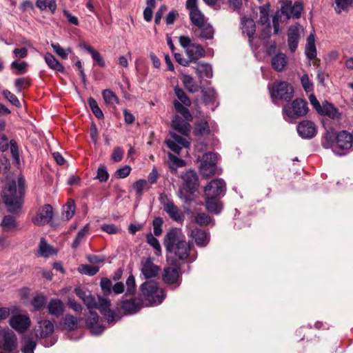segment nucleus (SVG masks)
I'll list each match as a JSON object with an SVG mask.
<instances>
[{"mask_svg":"<svg viewBox=\"0 0 353 353\" xmlns=\"http://www.w3.org/2000/svg\"><path fill=\"white\" fill-rule=\"evenodd\" d=\"M182 179L183 189L179 192V196L187 203H190L193 199L190 196L184 194L183 190L186 192L193 194L199 187V179L196 173L192 170H190L181 176Z\"/></svg>","mask_w":353,"mask_h":353,"instance_id":"5","label":"nucleus"},{"mask_svg":"<svg viewBox=\"0 0 353 353\" xmlns=\"http://www.w3.org/2000/svg\"><path fill=\"white\" fill-rule=\"evenodd\" d=\"M110 301L108 299H104L102 297H98V301H97L96 303V309H98L100 312L104 313L106 310L110 309Z\"/></svg>","mask_w":353,"mask_h":353,"instance_id":"55","label":"nucleus"},{"mask_svg":"<svg viewBox=\"0 0 353 353\" xmlns=\"http://www.w3.org/2000/svg\"><path fill=\"white\" fill-rule=\"evenodd\" d=\"M185 8L189 11L190 20L193 26L196 27L208 21V19L199 8L198 0H187Z\"/></svg>","mask_w":353,"mask_h":353,"instance_id":"12","label":"nucleus"},{"mask_svg":"<svg viewBox=\"0 0 353 353\" xmlns=\"http://www.w3.org/2000/svg\"><path fill=\"white\" fill-rule=\"evenodd\" d=\"M37 343L30 336H26L23 339V345L21 349L23 353H34Z\"/></svg>","mask_w":353,"mask_h":353,"instance_id":"52","label":"nucleus"},{"mask_svg":"<svg viewBox=\"0 0 353 353\" xmlns=\"http://www.w3.org/2000/svg\"><path fill=\"white\" fill-rule=\"evenodd\" d=\"M3 96L10 101V103L16 107H20L21 103L17 97L8 90H5L2 92Z\"/></svg>","mask_w":353,"mask_h":353,"instance_id":"62","label":"nucleus"},{"mask_svg":"<svg viewBox=\"0 0 353 353\" xmlns=\"http://www.w3.org/2000/svg\"><path fill=\"white\" fill-rule=\"evenodd\" d=\"M39 251L41 255L44 257H48L51 254H52V248L46 243L43 238L40 241Z\"/></svg>","mask_w":353,"mask_h":353,"instance_id":"56","label":"nucleus"},{"mask_svg":"<svg viewBox=\"0 0 353 353\" xmlns=\"http://www.w3.org/2000/svg\"><path fill=\"white\" fill-rule=\"evenodd\" d=\"M214 27L208 21L196 26V28L194 30V34L201 40H212L214 38Z\"/></svg>","mask_w":353,"mask_h":353,"instance_id":"22","label":"nucleus"},{"mask_svg":"<svg viewBox=\"0 0 353 353\" xmlns=\"http://www.w3.org/2000/svg\"><path fill=\"white\" fill-rule=\"evenodd\" d=\"M174 105L176 111L181 114L182 118L189 121H192L193 117L190 110L186 108L187 106L181 104L179 101H174Z\"/></svg>","mask_w":353,"mask_h":353,"instance_id":"43","label":"nucleus"},{"mask_svg":"<svg viewBox=\"0 0 353 353\" xmlns=\"http://www.w3.org/2000/svg\"><path fill=\"white\" fill-rule=\"evenodd\" d=\"M81 47L85 50H87L92 56V58L95 61L97 64L101 67L103 68L105 65V61L101 57V55L99 54V52L95 50L92 47H91L90 45L83 43L81 45Z\"/></svg>","mask_w":353,"mask_h":353,"instance_id":"40","label":"nucleus"},{"mask_svg":"<svg viewBox=\"0 0 353 353\" xmlns=\"http://www.w3.org/2000/svg\"><path fill=\"white\" fill-rule=\"evenodd\" d=\"M210 132V125L205 119H201V121L195 123V128L194 129V134L196 136L203 137L208 134Z\"/></svg>","mask_w":353,"mask_h":353,"instance_id":"36","label":"nucleus"},{"mask_svg":"<svg viewBox=\"0 0 353 353\" xmlns=\"http://www.w3.org/2000/svg\"><path fill=\"white\" fill-rule=\"evenodd\" d=\"M166 144L171 150L179 154L182 148L188 147L189 143L185 139L176 134L172 133L170 139L166 141Z\"/></svg>","mask_w":353,"mask_h":353,"instance_id":"23","label":"nucleus"},{"mask_svg":"<svg viewBox=\"0 0 353 353\" xmlns=\"http://www.w3.org/2000/svg\"><path fill=\"white\" fill-rule=\"evenodd\" d=\"M300 39L299 28L297 26H291L288 32V44L292 52L297 48Z\"/></svg>","mask_w":353,"mask_h":353,"instance_id":"27","label":"nucleus"},{"mask_svg":"<svg viewBox=\"0 0 353 353\" xmlns=\"http://www.w3.org/2000/svg\"><path fill=\"white\" fill-rule=\"evenodd\" d=\"M9 323L13 329L20 333H23L30 325V319L26 315H14L10 319Z\"/></svg>","mask_w":353,"mask_h":353,"instance_id":"19","label":"nucleus"},{"mask_svg":"<svg viewBox=\"0 0 353 353\" xmlns=\"http://www.w3.org/2000/svg\"><path fill=\"white\" fill-rule=\"evenodd\" d=\"M86 325L92 334H101L103 330V326L99 323V316L97 312L90 310L89 316L85 320Z\"/></svg>","mask_w":353,"mask_h":353,"instance_id":"21","label":"nucleus"},{"mask_svg":"<svg viewBox=\"0 0 353 353\" xmlns=\"http://www.w3.org/2000/svg\"><path fill=\"white\" fill-rule=\"evenodd\" d=\"M185 88L191 93H195L199 90V85L194 79L189 74H184L182 79Z\"/></svg>","mask_w":353,"mask_h":353,"instance_id":"41","label":"nucleus"},{"mask_svg":"<svg viewBox=\"0 0 353 353\" xmlns=\"http://www.w3.org/2000/svg\"><path fill=\"white\" fill-rule=\"evenodd\" d=\"M203 99L205 103L212 101L215 99L216 93L212 89H207L202 90Z\"/></svg>","mask_w":353,"mask_h":353,"instance_id":"64","label":"nucleus"},{"mask_svg":"<svg viewBox=\"0 0 353 353\" xmlns=\"http://www.w3.org/2000/svg\"><path fill=\"white\" fill-rule=\"evenodd\" d=\"M216 155L213 152L205 153L201 159L200 172L203 176L210 177L216 170Z\"/></svg>","mask_w":353,"mask_h":353,"instance_id":"11","label":"nucleus"},{"mask_svg":"<svg viewBox=\"0 0 353 353\" xmlns=\"http://www.w3.org/2000/svg\"><path fill=\"white\" fill-rule=\"evenodd\" d=\"M163 245L168 254L169 264H184L193 261L196 257L190 258L192 244L187 242L181 230L172 228L165 234Z\"/></svg>","mask_w":353,"mask_h":353,"instance_id":"1","label":"nucleus"},{"mask_svg":"<svg viewBox=\"0 0 353 353\" xmlns=\"http://www.w3.org/2000/svg\"><path fill=\"white\" fill-rule=\"evenodd\" d=\"M189 121L185 120L179 115H175L172 121V128L179 133L188 136L191 132V125Z\"/></svg>","mask_w":353,"mask_h":353,"instance_id":"24","label":"nucleus"},{"mask_svg":"<svg viewBox=\"0 0 353 353\" xmlns=\"http://www.w3.org/2000/svg\"><path fill=\"white\" fill-rule=\"evenodd\" d=\"M205 207L208 212L218 215L223 208V203L219 200L220 197L205 195Z\"/></svg>","mask_w":353,"mask_h":353,"instance_id":"25","label":"nucleus"},{"mask_svg":"<svg viewBox=\"0 0 353 353\" xmlns=\"http://www.w3.org/2000/svg\"><path fill=\"white\" fill-rule=\"evenodd\" d=\"M99 270V267H92L89 265H81L79 268V271L81 274H84L89 276L95 275Z\"/></svg>","mask_w":353,"mask_h":353,"instance_id":"57","label":"nucleus"},{"mask_svg":"<svg viewBox=\"0 0 353 353\" xmlns=\"http://www.w3.org/2000/svg\"><path fill=\"white\" fill-rule=\"evenodd\" d=\"M96 178L100 182H105L109 178V174L104 165H101L97 169V174Z\"/></svg>","mask_w":353,"mask_h":353,"instance_id":"61","label":"nucleus"},{"mask_svg":"<svg viewBox=\"0 0 353 353\" xmlns=\"http://www.w3.org/2000/svg\"><path fill=\"white\" fill-rule=\"evenodd\" d=\"M48 310L51 315L59 317L64 312L63 303L59 299H52L48 304Z\"/></svg>","mask_w":353,"mask_h":353,"instance_id":"30","label":"nucleus"},{"mask_svg":"<svg viewBox=\"0 0 353 353\" xmlns=\"http://www.w3.org/2000/svg\"><path fill=\"white\" fill-rule=\"evenodd\" d=\"M309 111L307 103L302 99H295L291 103L285 104L282 110L284 119L288 121L292 119L305 117Z\"/></svg>","mask_w":353,"mask_h":353,"instance_id":"6","label":"nucleus"},{"mask_svg":"<svg viewBox=\"0 0 353 353\" xmlns=\"http://www.w3.org/2000/svg\"><path fill=\"white\" fill-rule=\"evenodd\" d=\"M309 101L316 111L321 116V123L325 130L323 136L322 145L326 149L331 148V104L327 101L323 103L321 106L314 94L309 95Z\"/></svg>","mask_w":353,"mask_h":353,"instance_id":"3","label":"nucleus"},{"mask_svg":"<svg viewBox=\"0 0 353 353\" xmlns=\"http://www.w3.org/2000/svg\"><path fill=\"white\" fill-rule=\"evenodd\" d=\"M259 19L258 20V23L264 26L268 23H270V4L267 3L263 6H261L259 8Z\"/></svg>","mask_w":353,"mask_h":353,"instance_id":"37","label":"nucleus"},{"mask_svg":"<svg viewBox=\"0 0 353 353\" xmlns=\"http://www.w3.org/2000/svg\"><path fill=\"white\" fill-rule=\"evenodd\" d=\"M127 290L125 295H132L135 292L136 283L135 279L132 274H130L126 280Z\"/></svg>","mask_w":353,"mask_h":353,"instance_id":"59","label":"nucleus"},{"mask_svg":"<svg viewBox=\"0 0 353 353\" xmlns=\"http://www.w3.org/2000/svg\"><path fill=\"white\" fill-rule=\"evenodd\" d=\"M303 10V6L301 1H295L293 5L290 0H283L281 1V13H283L288 19L290 18H300Z\"/></svg>","mask_w":353,"mask_h":353,"instance_id":"13","label":"nucleus"},{"mask_svg":"<svg viewBox=\"0 0 353 353\" xmlns=\"http://www.w3.org/2000/svg\"><path fill=\"white\" fill-rule=\"evenodd\" d=\"M165 267L162 272V281L168 285H175V288L179 287L181 283V265L177 264H169Z\"/></svg>","mask_w":353,"mask_h":353,"instance_id":"8","label":"nucleus"},{"mask_svg":"<svg viewBox=\"0 0 353 353\" xmlns=\"http://www.w3.org/2000/svg\"><path fill=\"white\" fill-rule=\"evenodd\" d=\"M168 163L170 168L174 172L178 168L184 167L186 163L184 160L179 159L171 153H168Z\"/></svg>","mask_w":353,"mask_h":353,"instance_id":"46","label":"nucleus"},{"mask_svg":"<svg viewBox=\"0 0 353 353\" xmlns=\"http://www.w3.org/2000/svg\"><path fill=\"white\" fill-rule=\"evenodd\" d=\"M36 6L41 10H45L48 8L54 14L57 9L55 0H37Z\"/></svg>","mask_w":353,"mask_h":353,"instance_id":"44","label":"nucleus"},{"mask_svg":"<svg viewBox=\"0 0 353 353\" xmlns=\"http://www.w3.org/2000/svg\"><path fill=\"white\" fill-rule=\"evenodd\" d=\"M40 324V333L41 338H45L51 335L54 332V324L49 320H43L39 322Z\"/></svg>","mask_w":353,"mask_h":353,"instance_id":"39","label":"nucleus"},{"mask_svg":"<svg viewBox=\"0 0 353 353\" xmlns=\"http://www.w3.org/2000/svg\"><path fill=\"white\" fill-rule=\"evenodd\" d=\"M352 137L351 134L346 131L340 132L336 137L334 144H332V151L336 155H343L345 151L351 148L352 145Z\"/></svg>","mask_w":353,"mask_h":353,"instance_id":"10","label":"nucleus"},{"mask_svg":"<svg viewBox=\"0 0 353 353\" xmlns=\"http://www.w3.org/2000/svg\"><path fill=\"white\" fill-rule=\"evenodd\" d=\"M174 93L181 104L185 106L191 105L192 102L190 99L188 97V95L185 94V92L182 88L177 86L175 87Z\"/></svg>","mask_w":353,"mask_h":353,"instance_id":"50","label":"nucleus"},{"mask_svg":"<svg viewBox=\"0 0 353 353\" xmlns=\"http://www.w3.org/2000/svg\"><path fill=\"white\" fill-rule=\"evenodd\" d=\"M225 183L223 179H214L205 187V195L221 197L225 194Z\"/></svg>","mask_w":353,"mask_h":353,"instance_id":"17","label":"nucleus"},{"mask_svg":"<svg viewBox=\"0 0 353 353\" xmlns=\"http://www.w3.org/2000/svg\"><path fill=\"white\" fill-rule=\"evenodd\" d=\"M336 6L334 10L336 13L340 14L342 12H347L353 4V0H334Z\"/></svg>","mask_w":353,"mask_h":353,"instance_id":"47","label":"nucleus"},{"mask_svg":"<svg viewBox=\"0 0 353 353\" xmlns=\"http://www.w3.org/2000/svg\"><path fill=\"white\" fill-rule=\"evenodd\" d=\"M186 53L190 62H196L205 56L204 48L200 44L192 43L187 50Z\"/></svg>","mask_w":353,"mask_h":353,"instance_id":"29","label":"nucleus"},{"mask_svg":"<svg viewBox=\"0 0 353 353\" xmlns=\"http://www.w3.org/2000/svg\"><path fill=\"white\" fill-rule=\"evenodd\" d=\"M26 190V181L23 176H20L17 181H9L3 190V200L7 210L13 214L21 211Z\"/></svg>","mask_w":353,"mask_h":353,"instance_id":"2","label":"nucleus"},{"mask_svg":"<svg viewBox=\"0 0 353 353\" xmlns=\"http://www.w3.org/2000/svg\"><path fill=\"white\" fill-rule=\"evenodd\" d=\"M52 48H53V50L54 52L59 56L61 58L63 59H66L68 58V52H70V49L65 50H64L59 43H52L51 44Z\"/></svg>","mask_w":353,"mask_h":353,"instance_id":"60","label":"nucleus"},{"mask_svg":"<svg viewBox=\"0 0 353 353\" xmlns=\"http://www.w3.org/2000/svg\"><path fill=\"white\" fill-rule=\"evenodd\" d=\"M287 64V57L285 54L279 52L272 59V68L276 71L284 70Z\"/></svg>","mask_w":353,"mask_h":353,"instance_id":"34","label":"nucleus"},{"mask_svg":"<svg viewBox=\"0 0 353 353\" xmlns=\"http://www.w3.org/2000/svg\"><path fill=\"white\" fill-rule=\"evenodd\" d=\"M241 29L243 34L248 37L250 43L254 39L256 32V24L252 19L243 17L241 20Z\"/></svg>","mask_w":353,"mask_h":353,"instance_id":"26","label":"nucleus"},{"mask_svg":"<svg viewBox=\"0 0 353 353\" xmlns=\"http://www.w3.org/2000/svg\"><path fill=\"white\" fill-rule=\"evenodd\" d=\"M161 203L163 206V210L167 212L169 216L174 221L181 223L185 219L183 212L166 196H161Z\"/></svg>","mask_w":353,"mask_h":353,"instance_id":"15","label":"nucleus"},{"mask_svg":"<svg viewBox=\"0 0 353 353\" xmlns=\"http://www.w3.org/2000/svg\"><path fill=\"white\" fill-rule=\"evenodd\" d=\"M14 85L18 92H21L23 89H26L30 85L29 78H19L14 81Z\"/></svg>","mask_w":353,"mask_h":353,"instance_id":"58","label":"nucleus"},{"mask_svg":"<svg viewBox=\"0 0 353 353\" xmlns=\"http://www.w3.org/2000/svg\"><path fill=\"white\" fill-rule=\"evenodd\" d=\"M143 302L139 299L125 300L121 303V308L128 314H134L142 307Z\"/></svg>","mask_w":353,"mask_h":353,"instance_id":"28","label":"nucleus"},{"mask_svg":"<svg viewBox=\"0 0 353 353\" xmlns=\"http://www.w3.org/2000/svg\"><path fill=\"white\" fill-rule=\"evenodd\" d=\"M268 90L271 98L285 101H290L294 97L292 86L286 81H275L268 85Z\"/></svg>","mask_w":353,"mask_h":353,"instance_id":"7","label":"nucleus"},{"mask_svg":"<svg viewBox=\"0 0 353 353\" xmlns=\"http://www.w3.org/2000/svg\"><path fill=\"white\" fill-rule=\"evenodd\" d=\"M146 242L152 246L155 250V254L160 256L161 254V247L159 240L150 232L146 234Z\"/></svg>","mask_w":353,"mask_h":353,"instance_id":"48","label":"nucleus"},{"mask_svg":"<svg viewBox=\"0 0 353 353\" xmlns=\"http://www.w3.org/2000/svg\"><path fill=\"white\" fill-rule=\"evenodd\" d=\"M102 96L107 104L114 105L119 103V101L114 92L111 90L105 89L102 92Z\"/></svg>","mask_w":353,"mask_h":353,"instance_id":"51","label":"nucleus"},{"mask_svg":"<svg viewBox=\"0 0 353 353\" xmlns=\"http://www.w3.org/2000/svg\"><path fill=\"white\" fill-rule=\"evenodd\" d=\"M301 83L306 92H310L313 90V84L310 81L307 74H303L301 78Z\"/></svg>","mask_w":353,"mask_h":353,"instance_id":"63","label":"nucleus"},{"mask_svg":"<svg viewBox=\"0 0 353 353\" xmlns=\"http://www.w3.org/2000/svg\"><path fill=\"white\" fill-rule=\"evenodd\" d=\"M0 227L3 232H12L18 227L16 219L11 215H6L3 216Z\"/></svg>","mask_w":353,"mask_h":353,"instance_id":"32","label":"nucleus"},{"mask_svg":"<svg viewBox=\"0 0 353 353\" xmlns=\"http://www.w3.org/2000/svg\"><path fill=\"white\" fill-rule=\"evenodd\" d=\"M79 321L77 317L72 314H66L63 319V325L68 331H74L77 329Z\"/></svg>","mask_w":353,"mask_h":353,"instance_id":"42","label":"nucleus"},{"mask_svg":"<svg viewBox=\"0 0 353 353\" xmlns=\"http://www.w3.org/2000/svg\"><path fill=\"white\" fill-rule=\"evenodd\" d=\"M88 102L89 106H90V109L92 110V112L94 114V116L99 119H103L104 117L103 113L101 111V108L99 107L96 100L94 99H93L92 97H90L88 99Z\"/></svg>","mask_w":353,"mask_h":353,"instance_id":"54","label":"nucleus"},{"mask_svg":"<svg viewBox=\"0 0 353 353\" xmlns=\"http://www.w3.org/2000/svg\"><path fill=\"white\" fill-rule=\"evenodd\" d=\"M299 135L303 139H310L315 137L317 130L315 124L310 120H303L296 127Z\"/></svg>","mask_w":353,"mask_h":353,"instance_id":"18","label":"nucleus"},{"mask_svg":"<svg viewBox=\"0 0 353 353\" xmlns=\"http://www.w3.org/2000/svg\"><path fill=\"white\" fill-rule=\"evenodd\" d=\"M196 71L201 79L211 78L212 77V66L208 63H199L196 67Z\"/></svg>","mask_w":353,"mask_h":353,"instance_id":"38","label":"nucleus"},{"mask_svg":"<svg viewBox=\"0 0 353 353\" xmlns=\"http://www.w3.org/2000/svg\"><path fill=\"white\" fill-rule=\"evenodd\" d=\"M75 204L73 199H69L63 207V216L67 219H70L74 214Z\"/></svg>","mask_w":353,"mask_h":353,"instance_id":"49","label":"nucleus"},{"mask_svg":"<svg viewBox=\"0 0 353 353\" xmlns=\"http://www.w3.org/2000/svg\"><path fill=\"white\" fill-rule=\"evenodd\" d=\"M161 270L159 265L154 264V258L151 256L143 257L140 263L141 275L147 281L157 277Z\"/></svg>","mask_w":353,"mask_h":353,"instance_id":"9","label":"nucleus"},{"mask_svg":"<svg viewBox=\"0 0 353 353\" xmlns=\"http://www.w3.org/2000/svg\"><path fill=\"white\" fill-rule=\"evenodd\" d=\"M0 336L3 339L1 344V348L6 352H11L16 350L17 346V339L15 334L9 329L0 330Z\"/></svg>","mask_w":353,"mask_h":353,"instance_id":"16","label":"nucleus"},{"mask_svg":"<svg viewBox=\"0 0 353 353\" xmlns=\"http://www.w3.org/2000/svg\"><path fill=\"white\" fill-rule=\"evenodd\" d=\"M88 230L89 225L87 224L83 227V228L79 231L72 242V246L73 248H77L79 245L81 241L84 239L85 236L88 234Z\"/></svg>","mask_w":353,"mask_h":353,"instance_id":"53","label":"nucleus"},{"mask_svg":"<svg viewBox=\"0 0 353 353\" xmlns=\"http://www.w3.org/2000/svg\"><path fill=\"white\" fill-rule=\"evenodd\" d=\"M47 303V298L43 294H37L33 297L31 304L34 311H40Z\"/></svg>","mask_w":353,"mask_h":353,"instance_id":"45","label":"nucleus"},{"mask_svg":"<svg viewBox=\"0 0 353 353\" xmlns=\"http://www.w3.org/2000/svg\"><path fill=\"white\" fill-rule=\"evenodd\" d=\"M52 216V207L50 204H45L37 210L32 218V222L37 226L45 225L51 221Z\"/></svg>","mask_w":353,"mask_h":353,"instance_id":"14","label":"nucleus"},{"mask_svg":"<svg viewBox=\"0 0 353 353\" xmlns=\"http://www.w3.org/2000/svg\"><path fill=\"white\" fill-rule=\"evenodd\" d=\"M305 53L310 61L313 60L316 56L314 34L313 33H311L307 38Z\"/></svg>","mask_w":353,"mask_h":353,"instance_id":"31","label":"nucleus"},{"mask_svg":"<svg viewBox=\"0 0 353 353\" xmlns=\"http://www.w3.org/2000/svg\"><path fill=\"white\" fill-rule=\"evenodd\" d=\"M46 64L53 70L64 72V66L51 53L47 52L44 56Z\"/></svg>","mask_w":353,"mask_h":353,"instance_id":"33","label":"nucleus"},{"mask_svg":"<svg viewBox=\"0 0 353 353\" xmlns=\"http://www.w3.org/2000/svg\"><path fill=\"white\" fill-rule=\"evenodd\" d=\"M194 222L200 226H207L210 224L215 225L214 219L205 212H198L194 215Z\"/></svg>","mask_w":353,"mask_h":353,"instance_id":"35","label":"nucleus"},{"mask_svg":"<svg viewBox=\"0 0 353 353\" xmlns=\"http://www.w3.org/2000/svg\"><path fill=\"white\" fill-rule=\"evenodd\" d=\"M143 299L148 303L147 305H157L161 304L165 298V291L159 286L158 283L154 281H146L141 286Z\"/></svg>","mask_w":353,"mask_h":353,"instance_id":"4","label":"nucleus"},{"mask_svg":"<svg viewBox=\"0 0 353 353\" xmlns=\"http://www.w3.org/2000/svg\"><path fill=\"white\" fill-rule=\"evenodd\" d=\"M189 236L194 239L195 244L200 248L206 247L210 241V233L198 228L192 230Z\"/></svg>","mask_w":353,"mask_h":353,"instance_id":"20","label":"nucleus"}]
</instances>
